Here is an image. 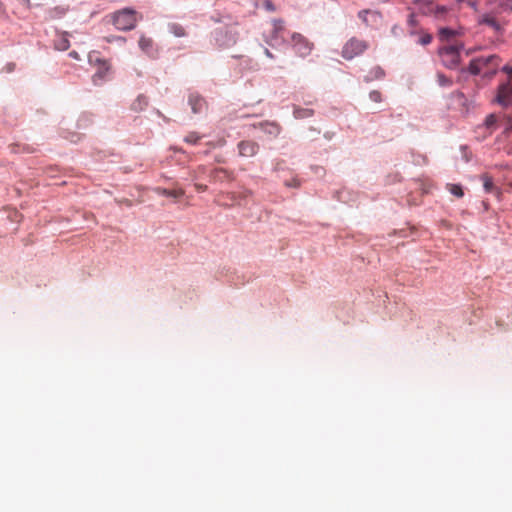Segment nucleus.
<instances>
[{
    "label": "nucleus",
    "mask_w": 512,
    "mask_h": 512,
    "mask_svg": "<svg viewBox=\"0 0 512 512\" xmlns=\"http://www.w3.org/2000/svg\"><path fill=\"white\" fill-rule=\"evenodd\" d=\"M438 35H439L440 40L448 41L451 38L455 37L456 31L451 28L443 27V28L439 29Z\"/></svg>",
    "instance_id": "nucleus-16"
},
{
    "label": "nucleus",
    "mask_w": 512,
    "mask_h": 512,
    "mask_svg": "<svg viewBox=\"0 0 512 512\" xmlns=\"http://www.w3.org/2000/svg\"><path fill=\"white\" fill-rule=\"evenodd\" d=\"M499 60V57L494 54L472 59L469 63L468 71L472 75L483 74L485 77H492L497 72Z\"/></svg>",
    "instance_id": "nucleus-2"
},
{
    "label": "nucleus",
    "mask_w": 512,
    "mask_h": 512,
    "mask_svg": "<svg viewBox=\"0 0 512 512\" xmlns=\"http://www.w3.org/2000/svg\"><path fill=\"white\" fill-rule=\"evenodd\" d=\"M108 22L117 30L129 31L135 28L138 22V13L130 8H124L106 16Z\"/></svg>",
    "instance_id": "nucleus-3"
},
{
    "label": "nucleus",
    "mask_w": 512,
    "mask_h": 512,
    "mask_svg": "<svg viewBox=\"0 0 512 512\" xmlns=\"http://www.w3.org/2000/svg\"><path fill=\"white\" fill-rule=\"evenodd\" d=\"M68 48V41L67 40H63V43H61V49L65 50Z\"/></svg>",
    "instance_id": "nucleus-32"
},
{
    "label": "nucleus",
    "mask_w": 512,
    "mask_h": 512,
    "mask_svg": "<svg viewBox=\"0 0 512 512\" xmlns=\"http://www.w3.org/2000/svg\"><path fill=\"white\" fill-rule=\"evenodd\" d=\"M408 23H409L410 25H413V24H414V16H413L412 14L409 16Z\"/></svg>",
    "instance_id": "nucleus-33"
},
{
    "label": "nucleus",
    "mask_w": 512,
    "mask_h": 512,
    "mask_svg": "<svg viewBox=\"0 0 512 512\" xmlns=\"http://www.w3.org/2000/svg\"><path fill=\"white\" fill-rule=\"evenodd\" d=\"M367 48L368 43L365 40L352 37L344 44L342 48V57L346 60H352L353 58L363 54Z\"/></svg>",
    "instance_id": "nucleus-5"
},
{
    "label": "nucleus",
    "mask_w": 512,
    "mask_h": 512,
    "mask_svg": "<svg viewBox=\"0 0 512 512\" xmlns=\"http://www.w3.org/2000/svg\"><path fill=\"white\" fill-rule=\"evenodd\" d=\"M287 186L298 187L300 185L298 180H293L291 183H286Z\"/></svg>",
    "instance_id": "nucleus-29"
},
{
    "label": "nucleus",
    "mask_w": 512,
    "mask_h": 512,
    "mask_svg": "<svg viewBox=\"0 0 512 512\" xmlns=\"http://www.w3.org/2000/svg\"><path fill=\"white\" fill-rule=\"evenodd\" d=\"M501 71L506 73L508 76V80L506 82H512V66L505 65L502 67Z\"/></svg>",
    "instance_id": "nucleus-25"
},
{
    "label": "nucleus",
    "mask_w": 512,
    "mask_h": 512,
    "mask_svg": "<svg viewBox=\"0 0 512 512\" xmlns=\"http://www.w3.org/2000/svg\"><path fill=\"white\" fill-rule=\"evenodd\" d=\"M266 7H267L268 9H271V10L273 9L272 4H271L270 2H267V3H266Z\"/></svg>",
    "instance_id": "nucleus-35"
},
{
    "label": "nucleus",
    "mask_w": 512,
    "mask_h": 512,
    "mask_svg": "<svg viewBox=\"0 0 512 512\" xmlns=\"http://www.w3.org/2000/svg\"><path fill=\"white\" fill-rule=\"evenodd\" d=\"M155 192L158 195L172 197L175 199L182 197L185 193L182 188L166 189V188H161V187H157L155 189Z\"/></svg>",
    "instance_id": "nucleus-13"
},
{
    "label": "nucleus",
    "mask_w": 512,
    "mask_h": 512,
    "mask_svg": "<svg viewBox=\"0 0 512 512\" xmlns=\"http://www.w3.org/2000/svg\"><path fill=\"white\" fill-rule=\"evenodd\" d=\"M437 82L442 87H449L452 85V80L441 73L437 75Z\"/></svg>",
    "instance_id": "nucleus-20"
},
{
    "label": "nucleus",
    "mask_w": 512,
    "mask_h": 512,
    "mask_svg": "<svg viewBox=\"0 0 512 512\" xmlns=\"http://www.w3.org/2000/svg\"><path fill=\"white\" fill-rule=\"evenodd\" d=\"M496 100L502 106L512 104V82H504L499 86Z\"/></svg>",
    "instance_id": "nucleus-8"
},
{
    "label": "nucleus",
    "mask_w": 512,
    "mask_h": 512,
    "mask_svg": "<svg viewBox=\"0 0 512 512\" xmlns=\"http://www.w3.org/2000/svg\"><path fill=\"white\" fill-rule=\"evenodd\" d=\"M470 6H471L475 11H478L477 3H476V2H470Z\"/></svg>",
    "instance_id": "nucleus-34"
},
{
    "label": "nucleus",
    "mask_w": 512,
    "mask_h": 512,
    "mask_svg": "<svg viewBox=\"0 0 512 512\" xmlns=\"http://www.w3.org/2000/svg\"><path fill=\"white\" fill-rule=\"evenodd\" d=\"M291 43L294 51L300 57L308 56L313 49V43H311L306 37L299 33L292 34Z\"/></svg>",
    "instance_id": "nucleus-6"
},
{
    "label": "nucleus",
    "mask_w": 512,
    "mask_h": 512,
    "mask_svg": "<svg viewBox=\"0 0 512 512\" xmlns=\"http://www.w3.org/2000/svg\"><path fill=\"white\" fill-rule=\"evenodd\" d=\"M201 139V136L197 132H190L185 138L184 141L189 144H196Z\"/></svg>",
    "instance_id": "nucleus-21"
},
{
    "label": "nucleus",
    "mask_w": 512,
    "mask_h": 512,
    "mask_svg": "<svg viewBox=\"0 0 512 512\" xmlns=\"http://www.w3.org/2000/svg\"><path fill=\"white\" fill-rule=\"evenodd\" d=\"M431 41H432V35L429 33H426V32H421L417 39V43L420 45H423V46L430 44Z\"/></svg>",
    "instance_id": "nucleus-19"
},
{
    "label": "nucleus",
    "mask_w": 512,
    "mask_h": 512,
    "mask_svg": "<svg viewBox=\"0 0 512 512\" xmlns=\"http://www.w3.org/2000/svg\"><path fill=\"white\" fill-rule=\"evenodd\" d=\"M264 52L267 57L271 59L274 58V55L267 48H265Z\"/></svg>",
    "instance_id": "nucleus-31"
},
{
    "label": "nucleus",
    "mask_w": 512,
    "mask_h": 512,
    "mask_svg": "<svg viewBox=\"0 0 512 512\" xmlns=\"http://www.w3.org/2000/svg\"><path fill=\"white\" fill-rule=\"evenodd\" d=\"M188 102H189V105L191 106L193 113L202 112L206 106V102H205L204 98L197 94H191L189 96Z\"/></svg>",
    "instance_id": "nucleus-11"
},
{
    "label": "nucleus",
    "mask_w": 512,
    "mask_h": 512,
    "mask_svg": "<svg viewBox=\"0 0 512 512\" xmlns=\"http://www.w3.org/2000/svg\"><path fill=\"white\" fill-rule=\"evenodd\" d=\"M195 189L198 191V192H204L207 190V186L204 185V184H199V183H196L195 184Z\"/></svg>",
    "instance_id": "nucleus-27"
},
{
    "label": "nucleus",
    "mask_w": 512,
    "mask_h": 512,
    "mask_svg": "<svg viewBox=\"0 0 512 512\" xmlns=\"http://www.w3.org/2000/svg\"><path fill=\"white\" fill-rule=\"evenodd\" d=\"M512 10V0L501 1L497 8L479 13L476 22L479 26L489 28L495 35H502L505 31L506 21L501 18L502 11Z\"/></svg>",
    "instance_id": "nucleus-1"
},
{
    "label": "nucleus",
    "mask_w": 512,
    "mask_h": 512,
    "mask_svg": "<svg viewBox=\"0 0 512 512\" xmlns=\"http://www.w3.org/2000/svg\"><path fill=\"white\" fill-rule=\"evenodd\" d=\"M448 191L454 196L461 198L464 195L463 189L458 184H447Z\"/></svg>",
    "instance_id": "nucleus-18"
},
{
    "label": "nucleus",
    "mask_w": 512,
    "mask_h": 512,
    "mask_svg": "<svg viewBox=\"0 0 512 512\" xmlns=\"http://www.w3.org/2000/svg\"><path fill=\"white\" fill-rule=\"evenodd\" d=\"M238 150L242 157H253L257 154L259 145L251 140H243L238 143Z\"/></svg>",
    "instance_id": "nucleus-9"
},
{
    "label": "nucleus",
    "mask_w": 512,
    "mask_h": 512,
    "mask_svg": "<svg viewBox=\"0 0 512 512\" xmlns=\"http://www.w3.org/2000/svg\"><path fill=\"white\" fill-rule=\"evenodd\" d=\"M442 63L450 69H454L460 62V52L456 46H447L439 51Z\"/></svg>",
    "instance_id": "nucleus-7"
},
{
    "label": "nucleus",
    "mask_w": 512,
    "mask_h": 512,
    "mask_svg": "<svg viewBox=\"0 0 512 512\" xmlns=\"http://www.w3.org/2000/svg\"><path fill=\"white\" fill-rule=\"evenodd\" d=\"M178 36H182L183 33H180V30H177V33H176Z\"/></svg>",
    "instance_id": "nucleus-37"
},
{
    "label": "nucleus",
    "mask_w": 512,
    "mask_h": 512,
    "mask_svg": "<svg viewBox=\"0 0 512 512\" xmlns=\"http://www.w3.org/2000/svg\"><path fill=\"white\" fill-rule=\"evenodd\" d=\"M221 174H223L227 178H230V176H231V173H229L227 170H225L223 168H218L213 171L214 178H219Z\"/></svg>",
    "instance_id": "nucleus-24"
},
{
    "label": "nucleus",
    "mask_w": 512,
    "mask_h": 512,
    "mask_svg": "<svg viewBox=\"0 0 512 512\" xmlns=\"http://www.w3.org/2000/svg\"><path fill=\"white\" fill-rule=\"evenodd\" d=\"M481 180L483 182V187L485 192L492 193L496 190V187L493 183V179L488 174L481 175Z\"/></svg>",
    "instance_id": "nucleus-14"
},
{
    "label": "nucleus",
    "mask_w": 512,
    "mask_h": 512,
    "mask_svg": "<svg viewBox=\"0 0 512 512\" xmlns=\"http://www.w3.org/2000/svg\"><path fill=\"white\" fill-rule=\"evenodd\" d=\"M274 29H275V31L282 30L283 29V21H281V20L274 21Z\"/></svg>",
    "instance_id": "nucleus-26"
},
{
    "label": "nucleus",
    "mask_w": 512,
    "mask_h": 512,
    "mask_svg": "<svg viewBox=\"0 0 512 512\" xmlns=\"http://www.w3.org/2000/svg\"><path fill=\"white\" fill-rule=\"evenodd\" d=\"M511 128H512V126H511Z\"/></svg>",
    "instance_id": "nucleus-39"
},
{
    "label": "nucleus",
    "mask_w": 512,
    "mask_h": 512,
    "mask_svg": "<svg viewBox=\"0 0 512 512\" xmlns=\"http://www.w3.org/2000/svg\"><path fill=\"white\" fill-rule=\"evenodd\" d=\"M89 63L96 69L92 76L93 83L98 85L105 81L111 71L110 62L93 52L89 54Z\"/></svg>",
    "instance_id": "nucleus-4"
},
{
    "label": "nucleus",
    "mask_w": 512,
    "mask_h": 512,
    "mask_svg": "<svg viewBox=\"0 0 512 512\" xmlns=\"http://www.w3.org/2000/svg\"><path fill=\"white\" fill-rule=\"evenodd\" d=\"M258 127L272 137H277L281 132V127L275 122H262Z\"/></svg>",
    "instance_id": "nucleus-12"
},
{
    "label": "nucleus",
    "mask_w": 512,
    "mask_h": 512,
    "mask_svg": "<svg viewBox=\"0 0 512 512\" xmlns=\"http://www.w3.org/2000/svg\"><path fill=\"white\" fill-rule=\"evenodd\" d=\"M198 171H199V173L204 172V167H202V166L198 167Z\"/></svg>",
    "instance_id": "nucleus-36"
},
{
    "label": "nucleus",
    "mask_w": 512,
    "mask_h": 512,
    "mask_svg": "<svg viewBox=\"0 0 512 512\" xmlns=\"http://www.w3.org/2000/svg\"><path fill=\"white\" fill-rule=\"evenodd\" d=\"M368 13V11H360L359 12V17L363 20V21H366V18H365V15Z\"/></svg>",
    "instance_id": "nucleus-30"
},
{
    "label": "nucleus",
    "mask_w": 512,
    "mask_h": 512,
    "mask_svg": "<svg viewBox=\"0 0 512 512\" xmlns=\"http://www.w3.org/2000/svg\"><path fill=\"white\" fill-rule=\"evenodd\" d=\"M137 102L139 103V105H147V101H146V98L145 97H139L137 99Z\"/></svg>",
    "instance_id": "nucleus-28"
},
{
    "label": "nucleus",
    "mask_w": 512,
    "mask_h": 512,
    "mask_svg": "<svg viewBox=\"0 0 512 512\" xmlns=\"http://www.w3.org/2000/svg\"><path fill=\"white\" fill-rule=\"evenodd\" d=\"M448 8L443 5H437L431 3L426 10L427 14L434 16L436 19H445L448 15Z\"/></svg>",
    "instance_id": "nucleus-10"
},
{
    "label": "nucleus",
    "mask_w": 512,
    "mask_h": 512,
    "mask_svg": "<svg viewBox=\"0 0 512 512\" xmlns=\"http://www.w3.org/2000/svg\"><path fill=\"white\" fill-rule=\"evenodd\" d=\"M293 114L296 119H303L311 117L314 114V111L307 108H295Z\"/></svg>",
    "instance_id": "nucleus-17"
},
{
    "label": "nucleus",
    "mask_w": 512,
    "mask_h": 512,
    "mask_svg": "<svg viewBox=\"0 0 512 512\" xmlns=\"http://www.w3.org/2000/svg\"><path fill=\"white\" fill-rule=\"evenodd\" d=\"M139 47L145 53H147V54L151 53L152 48H153V41H152V39L148 38V37H145V36H141L140 39H139Z\"/></svg>",
    "instance_id": "nucleus-15"
},
{
    "label": "nucleus",
    "mask_w": 512,
    "mask_h": 512,
    "mask_svg": "<svg viewBox=\"0 0 512 512\" xmlns=\"http://www.w3.org/2000/svg\"><path fill=\"white\" fill-rule=\"evenodd\" d=\"M369 98L371 101L376 102V103H379L382 101V95L377 90L371 91L369 94Z\"/></svg>",
    "instance_id": "nucleus-23"
},
{
    "label": "nucleus",
    "mask_w": 512,
    "mask_h": 512,
    "mask_svg": "<svg viewBox=\"0 0 512 512\" xmlns=\"http://www.w3.org/2000/svg\"><path fill=\"white\" fill-rule=\"evenodd\" d=\"M178 36H182L183 33H180V30H177V33H176Z\"/></svg>",
    "instance_id": "nucleus-38"
},
{
    "label": "nucleus",
    "mask_w": 512,
    "mask_h": 512,
    "mask_svg": "<svg viewBox=\"0 0 512 512\" xmlns=\"http://www.w3.org/2000/svg\"><path fill=\"white\" fill-rule=\"evenodd\" d=\"M497 122V117L494 114H490L486 117L485 125L488 129L494 128Z\"/></svg>",
    "instance_id": "nucleus-22"
}]
</instances>
